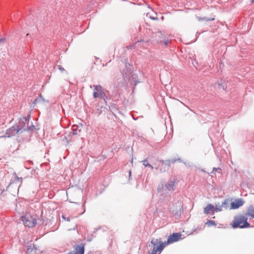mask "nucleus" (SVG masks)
I'll list each match as a JSON object with an SVG mask.
<instances>
[{
	"label": "nucleus",
	"instance_id": "nucleus-3",
	"mask_svg": "<svg viewBox=\"0 0 254 254\" xmlns=\"http://www.w3.org/2000/svg\"><path fill=\"white\" fill-rule=\"evenodd\" d=\"M22 221L24 225L28 227H34L37 223L36 218L30 214H26L22 217Z\"/></svg>",
	"mask_w": 254,
	"mask_h": 254
},
{
	"label": "nucleus",
	"instance_id": "nucleus-20",
	"mask_svg": "<svg viewBox=\"0 0 254 254\" xmlns=\"http://www.w3.org/2000/svg\"><path fill=\"white\" fill-rule=\"evenodd\" d=\"M123 76H124V79L125 80H127V73H125V74H123Z\"/></svg>",
	"mask_w": 254,
	"mask_h": 254
},
{
	"label": "nucleus",
	"instance_id": "nucleus-5",
	"mask_svg": "<svg viewBox=\"0 0 254 254\" xmlns=\"http://www.w3.org/2000/svg\"><path fill=\"white\" fill-rule=\"evenodd\" d=\"M182 235L180 233H173L169 236V238L165 244L166 245L172 244L174 242H178L181 239Z\"/></svg>",
	"mask_w": 254,
	"mask_h": 254
},
{
	"label": "nucleus",
	"instance_id": "nucleus-15",
	"mask_svg": "<svg viewBox=\"0 0 254 254\" xmlns=\"http://www.w3.org/2000/svg\"><path fill=\"white\" fill-rule=\"evenodd\" d=\"M72 134L73 135H76L78 134V131H80V130H77V127L76 126H72Z\"/></svg>",
	"mask_w": 254,
	"mask_h": 254
},
{
	"label": "nucleus",
	"instance_id": "nucleus-24",
	"mask_svg": "<svg viewBox=\"0 0 254 254\" xmlns=\"http://www.w3.org/2000/svg\"><path fill=\"white\" fill-rule=\"evenodd\" d=\"M129 66H131L130 65H129ZM131 67H129V71H128V73L130 74V71H131Z\"/></svg>",
	"mask_w": 254,
	"mask_h": 254
},
{
	"label": "nucleus",
	"instance_id": "nucleus-11",
	"mask_svg": "<svg viewBox=\"0 0 254 254\" xmlns=\"http://www.w3.org/2000/svg\"><path fill=\"white\" fill-rule=\"evenodd\" d=\"M247 215L254 218V204L251 205L248 207Z\"/></svg>",
	"mask_w": 254,
	"mask_h": 254
},
{
	"label": "nucleus",
	"instance_id": "nucleus-26",
	"mask_svg": "<svg viewBox=\"0 0 254 254\" xmlns=\"http://www.w3.org/2000/svg\"><path fill=\"white\" fill-rule=\"evenodd\" d=\"M67 221H69V217L67 218Z\"/></svg>",
	"mask_w": 254,
	"mask_h": 254
},
{
	"label": "nucleus",
	"instance_id": "nucleus-23",
	"mask_svg": "<svg viewBox=\"0 0 254 254\" xmlns=\"http://www.w3.org/2000/svg\"><path fill=\"white\" fill-rule=\"evenodd\" d=\"M149 17H150L151 19H153V20H154V19H157V18H154V17H153V16H150Z\"/></svg>",
	"mask_w": 254,
	"mask_h": 254
},
{
	"label": "nucleus",
	"instance_id": "nucleus-7",
	"mask_svg": "<svg viewBox=\"0 0 254 254\" xmlns=\"http://www.w3.org/2000/svg\"><path fill=\"white\" fill-rule=\"evenodd\" d=\"M227 204L228 200H224V201L223 202L222 205L216 206V207H215V212L222 211L223 208H224L225 209H228L229 206L227 205Z\"/></svg>",
	"mask_w": 254,
	"mask_h": 254
},
{
	"label": "nucleus",
	"instance_id": "nucleus-25",
	"mask_svg": "<svg viewBox=\"0 0 254 254\" xmlns=\"http://www.w3.org/2000/svg\"><path fill=\"white\" fill-rule=\"evenodd\" d=\"M63 218L64 219V220H66V218L65 217V216L64 215H63L62 216Z\"/></svg>",
	"mask_w": 254,
	"mask_h": 254
},
{
	"label": "nucleus",
	"instance_id": "nucleus-12",
	"mask_svg": "<svg viewBox=\"0 0 254 254\" xmlns=\"http://www.w3.org/2000/svg\"><path fill=\"white\" fill-rule=\"evenodd\" d=\"M217 85V88L219 90H226V89L228 88L227 83H225L224 82H223L222 80H221L220 83L218 82Z\"/></svg>",
	"mask_w": 254,
	"mask_h": 254
},
{
	"label": "nucleus",
	"instance_id": "nucleus-22",
	"mask_svg": "<svg viewBox=\"0 0 254 254\" xmlns=\"http://www.w3.org/2000/svg\"><path fill=\"white\" fill-rule=\"evenodd\" d=\"M168 43H169V41H168V40H166V41L164 42V44H165V45H166V46L168 45Z\"/></svg>",
	"mask_w": 254,
	"mask_h": 254
},
{
	"label": "nucleus",
	"instance_id": "nucleus-9",
	"mask_svg": "<svg viewBox=\"0 0 254 254\" xmlns=\"http://www.w3.org/2000/svg\"><path fill=\"white\" fill-rule=\"evenodd\" d=\"M48 101H46L45 99L43 98V96H38L34 102V104L35 105H43L45 103H47Z\"/></svg>",
	"mask_w": 254,
	"mask_h": 254
},
{
	"label": "nucleus",
	"instance_id": "nucleus-27",
	"mask_svg": "<svg viewBox=\"0 0 254 254\" xmlns=\"http://www.w3.org/2000/svg\"><path fill=\"white\" fill-rule=\"evenodd\" d=\"M253 3L254 2V0H252V1Z\"/></svg>",
	"mask_w": 254,
	"mask_h": 254
},
{
	"label": "nucleus",
	"instance_id": "nucleus-1",
	"mask_svg": "<svg viewBox=\"0 0 254 254\" xmlns=\"http://www.w3.org/2000/svg\"><path fill=\"white\" fill-rule=\"evenodd\" d=\"M230 225L233 228H246L250 227V224L248 222L247 217L243 214L235 216Z\"/></svg>",
	"mask_w": 254,
	"mask_h": 254
},
{
	"label": "nucleus",
	"instance_id": "nucleus-19",
	"mask_svg": "<svg viewBox=\"0 0 254 254\" xmlns=\"http://www.w3.org/2000/svg\"><path fill=\"white\" fill-rule=\"evenodd\" d=\"M58 68L61 71H63L64 70V69L61 66V65H58Z\"/></svg>",
	"mask_w": 254,
	"mask_h": 254
},
{
	"label": "nucleus",
	"instance_id": "nucleus-10",
	"mask_svg": "<svg viewBox=\"0 0 254 254\" xmlns=\"http://www.w3.org/2000/svg\"><path fill=\"white\" fill-rule=\"evenodd\" d=\"M74 254H84V248L83 246H77L75 247Z\"/></svg>",
	"mask_w": 254,
	"mask_h": 254
},
{
	"label": "nucleus",
	"instance_id": "nucleus-16",
	"mask_svg": "<svg viewBox=\"0 0 254 254\" xmlns=\"http://www.w3.org/2000/svg\"><path fill=\"white\" fill-rule=\"evenodd\" d=\"M206 224L208 226H216V224L215 222L213 220H208L206 223Z\"/></svg>",
	"mask_w": 254,
	"mask_h": 254
},
{
	"label": "nucleus",
	"instance_id": "nucleus-18",
	"mask_svg": "<svg viewBox=\"0 0 254 254\" xmlns=\"http://www.w3.org/2000/svg\"><path fill=\"white\" fill-rule=\"evenodd\" d=\"M5 41V39L4 38L0 39V46L4 45Z\"/></svg>",
	"mask_w": 254,
	"mask_h": 254
},
{
	"label": "nucleus",
	"instance_id": "nucleus-14",
	"mask_svg": "<svg viewBox=\"0 0 254 254\" xmlns=\"http://www.w3.org/2000/svg\"><path fill=\"white\" fill-rule=\"evenodd\" d=\"M196 19L199 21H201V20H205V21H212V20H214V18H208L206 17H201L199 16H196Z\"/></svg>",
	"mask_w": 254,
	"mask_h": 254
},
{
	"label": "nucleus",
	"instance_id": "nucleus-4",
	"mask_svg": "<svg viewBox=\"0 0 254 254\" xmlns=\"http://www.w3.org/2000/svg\"><path fill=\"white\" fill-rule=\"evenodd\" d=\"M94 91L93 95H106L109 94L108 90L102 88L100 85H93Z\"/></svg>",
	"mask_w": 254,
	"mask_h": 254
},
{
	"label": "nucleus",
	"instance_id": "nucleus-2",
	"mask_svg": "<svg viewBox=\"0 0 254 254\" xmlns=\"http://www.w3.org/2000/svg\"><path fill=\"white\" fill-rule=\"evenodd\" d=\"M152 245V249L148 252V254H157L158 252L161 253L166 244L163 242L161 238L152 239L151 241Z\"/></svg>",
	"mask_w": 254,
	"mask_h": 254
},
{
	"label": "nucleus",
	"instance_id": "nucleus-6",
	"mask_svg": "<svg viewBox=\"0 0 254 254\" xmlns=\"http://www.w3.org/2000/svg\"><path fill=\"white\" fill-rule=\"evenodd\" d=\"M244 204V201L242 199H236L231 203L230 209H236L242 206Z\"/></svg>",
	"mask_w": 254,
	"mask_h": 254
},
{
	"label": "nucleus",
	"instance_id": "nucleus-21",
	"mask_svg": "<svg viewBox=\"0 0 254 254\" xmlns=\"http://www.w3.org/2000/svg\"><path fill=\"white\" fill-rule=\"evenodd\" d=\"M9 130H11V131H15V127H11L10 128H9Z\"/></svg>",
	"mask_w": 254,
	"mask_h": 254
},
{
	"label": "nucleus",
	"instance_id": "nucleus-17",
	"mask_svg": "<svg viewBox=\"0 0 254 254\" xmlns=\"http://www.w3.org/2000/svg\"><path fill=\"white\" fill-rule=\"evenodd\" d=\"M13 181H14V182H18L20 183H22V178H19L18 177H17L16 176V174H15L14 177V179H13Z\"/></svg>",
	"mask_w": 254,
	"mask_h": 254
},
{
	"label": "nucleus",
	"instance_id": "nucleus-8",
	"mask_svg": "<svg viewBox=\"0 0 254 254\" xmlns=\"http://www.w3.org/2000/svg\"><path fill=\"white\" fill-rule=\"evenodd\" d=\"M213 214L215 213V207L211 204H208L207 206L204 209V213L206 214H208L210 212Z\"/></svg>",
	"mask_w": 254,
	"mask_h": 254
},
{
	"label": "nucleus",
	"instance_id": "nucleus-13",
	"mask_svg": "<svg viewBox=\"0 0 254 254\" xmlns=\"http://www.w3.org/2000/svg\"><path fill=\"white\" fill-rule=\"evenodd\" d=\"M143 165L145 167H149L151 170L153 169V167L149 163L147 159H144L142 161Z\"/></svg>",
	"mask_w": 254,
	"mask_h": 254
}]
</instances>
